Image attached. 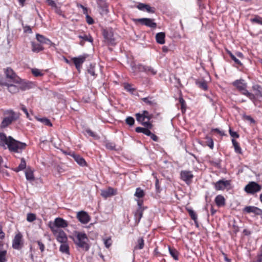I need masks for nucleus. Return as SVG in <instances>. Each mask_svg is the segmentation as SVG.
I'll list each match as a JSON object with an SVG mask.
<instances>
[{
  "label": "nucleus",
  "instance_id": "11",
  "mask_svg": "<svg viewBox=\"0 0 262 262\" xmlns=\"http://www.w3.org/2000/svg\"><path fill=\"white\" fill-rule=\"evenodd\" d=\"M68 223L66 221L60 217L56 218L54 223L50 224V227L52 229V227H56L57 229L59 228H64L67 227Z\"/></svg>",
  "mask_w": 262,
  "mask_h": 262
},
{
  "label": "nucleus",
  "instance_id": "63",
  "mask_svg": "<svg viewBox=\"0 0 262 262\" xmlns=\"http://www.w3.org/2000/svg\"><path fill=\"white\" fill-rule=\"evenodd\" d=\"M149 129L150 128H148L147 127H145L143 134L148 136H149V135H151V132L149 130Z\"/></svg>",
  "mask_w": 262,
  "mask_h": 262
},
{
  "label": "nucleus",
  "instance_id": "23",
  "mask_svg": "<svg viewBox=\"0 0 262 262\" xmlns=\"http://www.w3.org/2000/svg\"><path fill=\"white\" fill-rule=\"evenodd\" d=\"M14 83L10 82V83H7L5 85L7 86L8 91L12 94H15L19 91V88L17 86L14 85Z\"/></svg>",
  "mask_w": 262,
  "mask_h": 262
},
{
  "label": "nucleus",
  "instance_id": "9",
  "mask_svg": "<svg viewBox=\"0 0 262 262\" xmlns=\"http://www.w3.org/2000/svg\"><path fill=\"white\" fill-rule=\"evenodd\" d=\"M135 22H139L142 25H144L151 28H156L157 24L154 21V20L150 18H142L139 19H134Z\"/></svg>",
  "mask_w": 262,
  "mask_h": 262
},
{
  "label": "nucleus",
  "instance_id": "61",
  "mask_svg": "<svg viewBox=\"0 0 262 262\" xmlns=\"http://www.w3.org/2000/svg\"><path fill=\"white\" fill-rule=\"evenodd\" d=\"M54 10H55V12H56L57 14H59V15H62L63 17H64V15L63 14H62V11H61V10H60V9L59 8H58L57 6L56 7V8H55L54 9Z\"/></svg>",
  "mask_w": 262,
  "mask_h": 262
},
{
  "label": "nucleus",
  "instance_id": "28",
  "mask_svg": "<svg viewBox=\"0 0 262 262\" xmlns=\"http://www.w3.org/2000/svg\"><path fill=\"white\" fill-rule=\"evenodd\" d=\"M196 84L200 88L202 89L203 90H207V83L204 80H196L195 81Z\"/></svg>",
  "mask_w": 262,
  "mask_h": 262
},
{
  "label": "nucleus",
  "instance_id": "43",
  "mask_svg": "<svg viewBox=\"0 0 262 262\" xmlns=\"http://www.w3.org/2000/svg\"><path fill=\"white\" fill-rule=\"evenodd\" d=\"M229 55L232 60H233L235 62V63L239 66H242V63L241 62V61L239 60V59L236 58V56L233 55L231 52H229Z\"/></svg>",
  "mask_w": 262,
  "mask_h": 262
},
{
  "label": "nucleus",
  "instance_id": "17",
  "mask_svg": "<svg viewBox=\"0 0 262 262\" xmlns=\"http://www.w3.org/2000/svg\"><path fill=\"white\" fill-rule=\"evenodd\" d=\"M229 185V182L227 180H220L215 184L216 190H223Z\"/></svg>",
  "mask_w": 262,
  "mask_h": 262
},
{
  "label": "nucleus",
  "instance_id": "18",
  "mask_svg": "<svg viewBox=\"0 0 262 262\" xmlns=\"http://www.w3.org/2000/svg\"><path fill=\"white\" fill-rule=\"evenodd\" d=\"M101 194L102 196H109L110 195H117L118 193L116 189L109 187L106 189L101 190Z\"/></svg>",
  "mask_w": 262,
  "mask_h": 262
},
{
  "label": "nucleus",
  "instance_id": "27",
  "mask_svg": "<svg viewBox=\"0 0 262 262\" xmlns=\"http://www.w3.org/2000/svg\"><path fill=\"white\" fill-rule=\"evenodd\" d=\"M252 89L255 92V95L262 96V88L258 84H254L252 86Z\"/></svg>",
  "mask_w": 262,
  "mask_h": 262
},
{
  "label": "nucleus",
  "instance_id": "57",
  "mask_svg": "<svg viewBox=\"0 0 262 262\" xmlns=\"http://www.w3.org/2000/svg\"><path fill=\"white\" fill-rule=\"evenodd\" d=\"M77 6L78 8H81V9H82L83 14H84L85 15L88 14V9L86 7H85L83 5H82L81 4H78L77 5Z\"/></svg>",
  "mask_w": 262,
  "mask_h": 262
},
{
  "label": "nucleus",
  "instance_id": "38",
  "mask_svg": "<svg viewBox=\"0 0 262 262\" xmlns=\"http://www.w3.org/2000/svg\"><path fill=\"white\" fill-rule=\"evenodd\" d=\"M142 101L146 104L150 105H154L156 104L154 100H152L151 98L146 97L142 99Z\"/></svg>",
  "mask_w": 262,
  "mask_h": 262
},
{
  "label": "nucleus",
  "instance_id": "30",
  "mask_svg": "<svg viewBox=\"0 0 262 262\" xmlns=\"http://www.w3.org/2000/svg\"><path fill=\"white\" fill-rule=\"evenodd\" d=\"M25 175L27 180L30 181H34V177L33 171L31 170L27 169L25 172Z\"/></svg>",
  "mask_w": 262,
  "mask_h": 262
},
{
  "label": "nucleus",
  "instance_id": "4",
  "mask_svg": "<svg viewBox=\"0 0 262 262\" xmlns=\"http://www.w3.org/2000/svg\"><path fill=\"white\" fill-rule=\"evenodd\" d=\"M77 241L76 244L80 247L85 248L88 250L89 247L87 244L88 237L84 233H78L76 236Z\"/></svg>",
  "mask_w": 262,
  "mask_h": 262
},
{
  "label": "nucleus",
  "instance_id": "60",
  "mask_svg": "<svg viewBox=\"0 0 262 262\" xmlns=\"http://www.w3.org/2000/svg\"><path fill=\"white\" fill-rule=\"evenodd\" d=\"M37 243L39 247L40 250H41V252H43L45 250L44 245L40 241H37Z\"/></svg>",
  "mask_w": 262,
  "mask_h": 262
},
{
  "label": "nucleus",
  "instance_id": "47",
  "mask_svg": "<svg viewBox=\"0 0 262 262\" xmlns=\"http://www.w3.org/2000/svg\"><path fill=\"white\" fill-rule=\"evenodd\" d=\"M36 215L33 213H28L27 214V220L29 222H32L35 220Z\"/></svg>",
  "mask_w": 262,
  "mask_h": 262
},
{
  "label": "nucleus",
  "instance_id": "37",
  "mask_svg": "<svg viewBox=\"0 0 262 262\" xmlns=\"http://www.w3.org/2000/svg\"><path fill=\"white\" fill-rule=\"evenodd\" d=\"M168 250L171 256L175 259L178 260V251L173 248H171L170 247H168Z\"/></svg>",
  "mask_w": 262,
  "mask_h": 262
},
{
  "label": "nucleus",
  "instance_id": "20",
  "mask_svg": "<svg viewBox=\"0 0 262 262\" xmlns=\"http://www.w3.org/2000/svg\"><path fill=\"white\" fill-rule=\"evenodd\" d=\"M193 177V176L191 171L184 170L182 171L181 172V179L186 182L191 180Z\"/></svg>",
  "mask_w": 262,
  "mask_h": 262
},
{
  "label": "nucleus",
  "instance_id": "24",
  "mask_svg": "<svg viewBox=\"0 0 262 262\" xmlns=\"http://www.w3.org/2000/svg\"><path fill=\"white\" fill-rule=\"evenodd\" d=\"M157 41L160 43L163 44L165 42V33L163 32H160L156 34V36Z\"/></svg>",
  "mask_w": 262,
  "mask_h": 262
},
{
  "label": "nucleus",
  "instance_id": "33",
  "mask_svg": "<svg viewBox=\"0 0 262 262\" xmlns=\"http://www.w3.org/2000/svg\"><path fill=\"white\" fill-rule=\"evenodd\" d=\"M215 202L218 207L223 206L225 204L224 198H215Z\"/></svg>",
  "mask_w": 262,
  "mask_h": 262
},
{
  "label": "nucleus",
  "instance_id": "15",
  "mask_svg": "<svg viewBox=\"0 0 262 262\" xmlns=\"http://www.w3.org/2000/svg\"><path fill=\"white\" fill-rule=\"evenodd\" d=\"M244 211L248 213H253L256 215L262 214V210L254 206H246L244 208Z\"/></svg>",
  "mask_w": 262,
  "mask_h": 262
},
{
  "label": "nucleus",
  "instance_id": "21",
  "mask_svg": "<svg viewBox=\"0 0 262 262\" xmlns=\"http://www.w3.org/2000/svg\"><path fill=\"white\" fill-rule=\"evenodd\" d=\"M98 6L101 9L100 13L102 14H106L108 12L107 6L106 3L103 0H98L97 1Z\"/></svg>",
  "mask_w": 262,
  "mask_h": 262
},
{
  "label": "nucleus",
  "instance_id": "44",
  "mask_svg": "<svg viewBox=\"0 0 262 262\" xmlns=\"http://www.w3.org/2000/svg\"><path fill=\"white\" fill-rule=\"evenodd\" d=\"M105 146L106 148L110 150H113L115 149V144L112 142L106 141L105 143Z\"/></svg>",
  "mask_w": 262,
  "mask_h": 262
},
{
  "label": "nucleus",
  "instance_id": "3",
  "mask_svg": "<svg viewBox=\"0 0 262 262\" xmlns=\"http://www.w3.org/2000/svg\"><path fill=\"white\" fill-rule=\"evenodd\" d=\"M5 117L4 118L1 127L5 128L12 123V122L16 120L19 117V114L13 112L12 110H8L5 112Z\"/></svg>",
  "mask_w": 262,
  "mask_h": 262
},
{
  "label": "nucleus",
  "instance_id": "52",
  "mask_svg": "<svg viewBox=\"0 0 262 262\" xmlns=\"http://www.w3.org/2000/svg\"><path fill=\"white\" fill-rule=\"evenodd\" d=\"M251 21L258 24L262 25V18L259 17H255L251 19Z\"/></svg>",
  "mask_w": 262,
  "mask_h": 262
},
{
  "label": "nucleus",
  "instance_id": "49",
  "mask_svg": "<svg viewBox=\"0 0 262 262\" xmlns=\"http://www.w3.org/2000/svg\"><path fill=\"white\" fill-rule=\"evenodd\" d=\"M124 88L126 91L129 92H133L135 90V89L132 87V85L128 83H124Z\"/></svg>",
  "mask_w": 262,
  "mask_h": 262
},
{
  "label": "nucleus",
  "instance_id": "26",
  "mask_svg": "<svg viewBox=\"0 0 262 262\" xmlns=\"http://www.w3.org/2000/svg\"><path fill=\"white\" fill-rule=\"evenodd\" d=\"M186 209L188 212L191 219L193 220L195 223H196L198 217L196 213L192 209L189 207H186Z\"/></svg>",
  "mask_w": 262,
  "mask_h": 262
},
{
  "label": "nucleus",
  "instance_id": "50",
  "mask_svg": "<svg viewBox=\"0 0 262 262\" xmlns=\"http://www.w3.org/2000/svg\"><path fill=\"white\" fill-rule=\"evenodd\" d=\"M79 37L80 38L83 39V40L85 41H88L89 42H92L93 41V38L91 36H88L86 35H84L83 36L79 35Z\"/></svg>",
  "mask_w": 262,
  "mask_h": 262
},
{
  "label": "nucleus",
  "instance_id": "12",
  "mask_svg": "<svg viewBox=\"0 0 262 262\" xmlns=\"http://www.w3.org/2000/svg\"><path fill=\"white\" fill-rule=\"evenodd\" d=\"M88 56V55L84 54L77 57H74L72 59V60L77 70H79L80 69L82 64Z\"/></svg>",
  "mask_w": 262,
  "mask_h": 262
},
{
  "label": "nucleus",
  "instance_id": "40",
  "mask_svg": "<svg viewBox=\"0 0 262 262\" xmlns=\"http://www.w3.org/2000/svg\"><path fill=\"white\" fill-rule=\"evenodd\" d=\"M144 191L140 188H137L134 194L135 196H144L145 195Z\"/></svg>",
  "mask_w": 262,
  "mask_h": 262
},
{
  "label": "nucleus",
  "instance_id": "54",
  "mask_svg": "<svg viewBox=\"0 0 262 262\" xmlns=\"http://www.w3.org/2000/svg\"><path fill=\"white\" fill-rule=\"evenodd\" d=\"M145 10H146L148 12L154 13L155 11V8L151 7L149 5L146 4Z\"/></svg>",
  "mask_w": 262,
  "mask_h": 262
},
{
  "label": "nucleus",
  "instance_id": "14",
  "mask_svg": "<svg viewBox=\"0 0 262 262\" xmlns=\"http://www.w3.org/2000/svg\"><path fill=\"white\" fill-rule=\"evenodd\" d=\"M137 201L139 207L135 213V216L136 219L137 220V222L139 223L142 217L144 208L142 207V201L139 200H137Z\"/></svg>",
  "mask_w": 262,
  "mask_h": 262
},
{
  "label": "nucleus",
  "instance_id": "6",
  "mask_svg": "<svg viewBox=\"0 0 262 262\" xmlns=\"http://www.w3.org/2000/svg\"><path fill=\"white\" fill-rule=\"evenodd\" d=\"M261 186L255 182H251L245 187V191L251 194H254L257 192H259L261 189Z\"/></svg>",
  "mask_w": 262,
  "mask_h": 262
},
{
  "label": "nucleus",
  "instance_id": "48",
  "mask_svg": "<svg viewBox=\"0 0 262 262\" xmlns=\"http://www.w3.org/2000/svg\"><path fill=\"white\" fill-rule=\"evenodd\" d=\"M32 73L35 76H40L42 75L41 71L37 69H32Z\"/></svg>",
  "mask_w": 262,
  "mask_h": 262
},
{
  "label": "nucleus",
  "instance_id": "46",
  "mask_svg": "<svg viewBox=\"0 0 262 262\" xmlns=\"http://www.w3.org/2000/svg\"><path fill=\"white\" fill-rule=\"evenodd\" d=\"M125 122L126 124L130 126H132L135 123V120L132 117H128L125 119Z\"/></svg>",
  "mask_w": 262,
  "mask_h": 262
},
{
  "label": "nucleus",
  "instance_id": "55",
  "mask_svg": "<svg viewBox=\"0 0 262 262\" xmlns=\"http://www.w3.org/2000/svg\"><path fill=\"white\" fill-rule=\"evenodd\" d=\"M46 3L53 8L55 9L57 6L55 2L53 0H46Z\"/></svg>",
  "mask_w": 262,
  "mask_h": 262
},
{
  "label": "nucleus",
  "instance_id": "29",
  "mask_svg": "<svg viewBox=\"0 0 262 262\" xmlns=\"http://www.w3.org/2000/svg\"><path fill=\"white\" fill-rule=\"evenodd\" d=\"M32 50L34 52L38 53L43 49V48L39 44H36L34 42L32 43Z\"/></svg>",
  "mask_w": 262,
  "mask_h": 262
},
{
  "label": "nucleus",
  "instance_id": "32",
  "mask_svg": "<svg viewBox=\"0 0 262 262\" xmlns=\"http://www.w3.org/2000/svg\"><path fill=\"white\" fill-rule=\"evenodd\" d=\"M26 161H25L24 158H21L20 163L19 164V166L15 168V170L17 172L20 170H22L26 168Z\"/></svg>",
  "mask_w": 262,
  "mask_h": 262
},
{
  "label": "nucleus",
  "instance_id": "7",
  "mask_svg": "<svg viewBox=\"0 0 262 262\" xmlns=\"http://www.w3.org/2000/svg\"><path fill=\"white\" fill-rule=\"evenodd\" d=\"M52 231L53 232L57 240L61 243H66L67 237L66 233L60 229H57L56 227H52Z\"/></svg>",
  "mask_w": 262,
  "mask_h": 262
},
{
  "label": "nucleus",
  "instance_id": "16",
  "mask_svg": "<svg viewBox=\"0 0 262 262\" xmlns=\"http://www.w3.org/2000/svg\"><path fill=\"white\" fill-rule=\"evenodd\" d=\"M139 69L140 71H143L152 75L157 73V71L151 66L140 65L139 66Z\"/></svg>",
  "mask_w": 262,
  "mask_h": 262
},
{
  "label": "nucleus",
  "instance_id": "53",
  "mask_svg": "<svg viewBox=\"0 0 262 262\" xmlns=\"http://www.w3.org/2000/svg\"><path fill=\"white\" fill-rule=\"evenodd\" d=\"M94 66H91V67L88 69V72L91 75L95 76L97 74L95 73V69Z\"/></svg>",
  "mask_w": 262,
  "mask_h": 262
},
{
  "label": "nucleus",
  "instance_id": "59",
  "mask_svg": "<svg viewBox=\"0 0 262 262\" xmlns=\"http://www.w3.org/2000/svg\"><path fill=\"white\" fill-rule=\"evenodd\" d=\"M146 6V4L143 3H140L138 5L137 7L140 10H145V7Z\"/></svg>",
  "mask_w": 262,
  "mask_h": 262
},
{
  "label": "nucleus",
  "instance_id": "5",
  "mask_svg": "<svg viewBox=\"0 0 262 262\" xmlns=\"http://www.w3.org/2000/svg\"><path fill=\"white\" fill-rule=\"evenodd\" d=\"M12 247L14 249L20 250L24 246L23 236L21 233L18 232L14 236L12 241Z\"/></svg>",
  "mask_w": 262,
  "mask_h": 262
},
{
  "label": "nucleus",
  "instance_id": "22",
  "mask_svg": "<svg viewBox=\"0 0 262 262\" xmlns=\"http://www.w3.org/2000/svg\"><path fill=\"white\" fill-rule=\"evenodd\" d=\"M233 84L236 86L239 91L244 90V88H246V84L244 83V80H237L233 82Z\"/></svg>",
  "mask_w": 262,
  "mask_h": 262
},
{
  "label": "nucleus",
  "instance_id": "45",
  "mask_svg": "<svg viewBox=\"0 0 262 262\" xmlns=\"http://www.w3.org/2000/svg\"><path fill=\"white\" fill-rule=\"evenodd\" d=\"M103 242L105 246L107 248H108L112 245V241L111 237H108L107 238L103 239Z\"/></svg>",
  "mask_w": 262,
  "mask_h": 262
},
{
  "label": "nucleus",
  "instance_id": "10",
  "mask_svg": "<svg viewBox=\"0 0 262 262\" xmlns=\"http://www.w3.org/2000/svg\"><path fill=\"white\" fill-rule=\"evenodd\" d=\"M103 36L105 41L109 45H114L115 44V37L113 32L111 30H106L103 31Z\"/></svg>",
  "mask_w": 262,
  "mask_h": 262
},
{
  "label": "nucleus",
  "instance_id": "31",
  "mask_svg": "<svg viewBox=\"0 0 262 262\" xmlns=\"http://www.w3.org/2000/svg\"><path fill=\"white\" fill-rule=\"evenodd\" d=\"M60 251L62 253L69 254V247L66 243H62L59 248Z\"/></svg>",
  "mask_w": 262,
  "mask_h": 262
},
{
  "label": "nucleus",
  "instance_id": "25",
  "mask_svg": "<svg viewBox=\"0 0 262 262\" xmlns=\"http://www.w3.org/2000/svg\"><path fill=\"white\" fill-rule=\"evenodd\" d=\"M73 158L75 161L81 166H84L86 165V162L84 159L79 155H74Z\"/></svg>",
  "mask_w": 262,
  "mask_h": 262
},
{
  "label": "nucleus",
  "instance_id": "51",
  "mask_svg": "<svg viewBox=\"0 0 262 262\" xmlns=\"http://www.w3.org/2000/svg\"><path fill=\"white\" fill-rule=\"evenodd\" d=\"M179 102L181 105V109L182 112L185 111L186 109L185 100L182 97H180L179 98Z\"/></svg>",
  "mask_w": 262,
  "mask_h": 262
},
{
  "label": "nucleus",
  "instance_id": "64",
  "mask_svg": "<svg viewBox=\"0 0 262 262\" xmlns=\"http://www.w3.org/2000/svg\"><path fill=\"white\" fill-rule=\"evenodd\" d=\"M254 262H262V253L258 255L256 260Z\"/></svg>",
  "mask_w": 262,
  "mask_h": 262
},
{
  "label": "nucleus",
  "instance_id": "39",
  "mask_svg": "<svg viewBox=\"0 0 262 262\" xmlns=\"http://www.w3.org/2000/svg\"><path fill=\"white\" fill-rule=\"evenodd\" d=\"M36 39L40 43H44L46 42V40L48 39L44 36L39 34H36Z\"/></svg>",
  "mask_w": 262,
  "mask_h": 262
},
{
  "label": "nucleus",
  "instance_id": "62",
  "mask_svg": "<svg viewBox=\"0 0 262 262\" xmlns=\"http://www.w3.org/2000/svg\"><path fill=\"white\" fill-rule=\"evenodd\" d=\"M86 132L91 136L92 137H96V135L95 134V133H94V132H93L91 130L89 129H88L86 130Z\"/></svg>",
  "mask_w": 262,
  "mask_h": 262
},
{
  "label": "nucleus",
  "instance_id": "56",
  "mask_svg": "<svg viewBox=\"0 0 262 262\" xmlns=\"http://www.w3.org/2000/svg\"><path fill=\"white\" fill-rule=\"evenodd\" d=\"M85 16L86 22L90 25L93 24L94 23L93 18L90 16H89L88 14L85 15Z\"/></svg>",
  "mask_w": 262,
  "mask_h": 262
},
{
  "label": "nucleus",
  "instance_id": "35",
  "mask_svg": "<svg viewBox=\"0 0 262 262\" xmlns=\"http://www.w3.org/2000/svg\"><path fill=\"white\" fill-rule=\"evenodd\" d=\"M37 120L38 121H39V122L42 123L43 124H44L46 125H47L49 126H52V124L50 120L46 118H37Z\"/></svg>",
  "mask_w": 262,
  "mask_h": 262
},
{
  "label": "nucleus",
  "instance_id": "41",
  "mask_svg": "<svg viewBox=\"0 0 262 262\" xmlns=\"http://www.w3.org/2000/svg\"><path fill=\"white\" fill-rule=\"evenodd\" d=\"M6 254L7 251L6 250L0 251V262L6 261Z\"/></svg>",
  "mask_w": 262,
  "mask_h": 262
},
{
  "label": "nucleus",
  "instance_id": "36",
  "mask_svg": "<svg viewBox=\"0 0 262 262\" xmlns=\"http://www.w3.org/2000/svg\"><path fill=\"white\" fill-rule=\"evenodd\" d=\"M232 142L233 145L235 152L237 153H238V154H241L242 149H241L240 146H239L237 142L236 141H235L234 139H232Z\"/></svg>",
  "mask_w": 262,
  "mask_h": 262
},
{
  "label": "nucleus",
  "instance_id": "58",
  "mask_svg": "<svg viewBox=\"0 0 262 262\" xmlns=\"http://www.w3.org/2000/svg\"><path fill=\"white\" fill-rule=\"evenodd\" d=\"M229 133L232 137L236 138H238L239 137V135H238V134L235 132L232 131L231 129H229Z\"/></svg>",
  "mask_w": 262,
  "mask_h": 262
},
{
  "label": "nucleus",
  "instance_id": "19",
  "mask_svg": "<svg viewBox=\"0 0 262 262\" xmlns=\"http://www.w3.org/2000/svg\"><path fill=\"white\" fill-rule=\"evenodd\" d=\"M9 140V136L7 137L4 133H0V146L6 149Z\"/></svg>",
  "mask_w": 262,
  "mask_h": 262
},
{
  "label": "nucleus",
  "instance_id": "42",
  "mask_svg": "<svg viewBox=\"0 0 262 262\" xmlns=\"http://www.w3.org/2000/svg\"><path fill=\"white\" fill-rule=\"evenodd\" d=\"M137 243H138V245L135 247V248H138L139 249H143L144 247V240H143V238H142V237L139 238L138 239Z\"/></svg>",
  "mask_w": 262,
  "mask_h": 262
},
{
  "label": "nucleus",
  "instance_id": "1",
  "mask_svg": "<svg viewBox=\"0 0 262 262\" xmlns=\"http://www.w3.org/2000/svg\"><path fill=\"white\" fill-rule=\"evenodd\" d=\"M27 146L25 143L21 142L13 139L12 137L9 136V140L7 148L10 151L14 152H21Z\"/></svg>",
  "mask_w": 262,
  "mask_h": 262
},
{
  "label": "nucleus",
  "instance_id": "8",
  "mask_svg": "<svg viewBox=\"0 0 262 262\" xmlns=\"http://www.w3.org/2000/svg\"><path fill=\"white\" fill-rule=\"evenodd\" d=\"M5 73L6 77L9 79V81L12 83H18L20 79L17 77L16 74L14 73L12 69L10 68H7L5 70Z\"/></svg>",
  "mask_w": 262,
  "mask_h": 262
},
{
  "label": "nucleus",
  "instance_id": "2",
  "mask_svg": "<svg viewBox=\"0 0 262 262\" xmlns=\"http://www.w3.org/2000/svg\"><path fill=\"white\" fill-rule=\"evenodd\" d=\"M135 116L137 121L142 125L148 128H152V125L149 122L152 118V115H150L147 111H144L142 113H137Z\"/></svg>",
  "mask_w": 262,
  "mask_h": 262
},
{
  "label": "nucleus",
  "instance_id": "13",
  "mask_svg": "<svg viewBox=\"0 0 262 262\" xmlns=\"http://www.w3.org/2000/svg\"><path fill=\"white\" fill-rule=\"evenodd\" d=\"M77 217L78 220L83 224H86L90 221V216L84 211H80L77 213Z\"/></svg>",
  "mask_w": 262,
  "mask_h": 262
},
{
  "label": "nucleus",
  "instance_id": "34",
  "mask_svg": "<svg viewBox=\"0 0 262 262\" xmlns=\"http://www.w3.org/2000/svg\"><path fill=\"white\" fill-rule=\"evenodd\" d=\"M241 91H242V93L243 95H246V96H247L250 99L253 100H254L255 99V97L254 95L252 94V93H249L246 89V88H244V90H242Z\"/></svg>",
  "mask_w": 262,
  "mask_h": 262
}]
</instances>
